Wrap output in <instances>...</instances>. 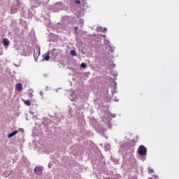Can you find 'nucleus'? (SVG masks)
<instances>
[{"label":"nucleus","instance_id":"obj_1","mask_svg":"<svg viewBox=\"0 0 179 179\" xmlns=\"http://www.w3.org/2000/svg\"><path fill=\"white\" fill-rule=\"evenodd\" d=\"M147 150L145 145H140L138 149V153L140 156H146L147 155Z\"/></svg>","mask_w":179,"mask_h":179},{"label":"nucleus","instance_id":"obj_2","mask_svg":"<svg viewBox=\"0 0 179 179\" xmlns=\"http://www.w3.org/2000/svg\"><path fill=\"white\" fill-rule=\"evenodd\" d=\"M40 46H36L35 50L34 51V58H38L40 57Z\"/></svg>","mask_w":179,"mask_h":179},{"label":"nucleus","instance_id":"obj_3","mask_svg":"<svg viewBox=\"0 0 179 179\" xmlns=\"http://www.w3.org/2000/svg\"><path fill=\"white\" fill-rule=\"evenodd\" d=\"M34 173L36 176H41V174H43V169L41 168V166L35 167Z\"/></svg>","mask_w":179,"mask_h":179},{"label":"nucleus","instance_id":"obj_4","mask_svg":"<svg viewBox=\"0 0 179 179\" xmlns=\"http://www.w3.org/2000/svg\"><path fill=\"white\" fill-rule=\"evenodd\" d=\"M15 89L17 92H22V90H23V85L20 83H17L15 85Z\"/></svg>","mask_w":179,"mask_h":179},{"label":"nucleus","instance_id":"obj_5","mask_svg":"<svg viewBox=\"0 0 179 179\" xmlns=\"http://www.w3.org/2000/svg\"><path fill=\"white\" fill-rule=\"evenodd\" d=\"M10 43V42H9V40H8V38H3L2 43L3 44L4 47H8Z\"/></svg>","mask_w":179,"mask_h":179},{"label":"nucleus","instance_id":"obj_6","mask_svg":"<svg viewBox=\"0 0 179 179\" xmlns=\"http://www.w3.org/2000/svg\"><path fill=\"white\" fill-rule=\"evenodd\" d=\"M18 132L19 131L17 130L11 132L10 134H9L8 137V138H12V137L15 136V135H16V134H18Z\"/></svg>","mask_w":179,"mask_h":179},{"label":"nucleus","instance_id":"obj_7","mask_svg":"<svg viewBox=\"0 0 179 179\" xmlns=\"http://www.w3.org/2000/svg\"><path fill=\"white\" fill-rule=\"evenodd\" d=\"M22 101L25 104V106H30L31 104V102L30 101V100L22 99Z\"/></svg>","mask_w":179,"mask_h":179},{"label":"nucleus","instance_id":"obj_8","mask_svg":"<svg viewBox=\"0 0 179 179\" xmlns=\"http://www.w3.org/2000/svg\"><path fill=\"white\" fill-rule=\"evenodd\" d=\"M43 59L45 61H50V55H43Z\"/></svg>","mask_w":179,"mask_h":179},{"label":"nucleus","instance_id":"obj_9","mask_svg":"<svg viewBox=\"0 0 179 179\" xmlns=\"http://www.w3.org/2000/svg\"><path fill=\"white\" fill-rule=\"evenodd\" d=\"M70 54H71V55H73V57H76V51H75V50H71V51H70Z\"/></svg>","mask_w":179,"mask_h":179},{"label":"nucleus","instance_id":"obj_10","mask_svg":"<svg viewBox=\"0 0 179 179\" xmlns=\"http://www.w3.org/2000/svg\"><path fill=\"white\" fill-rule=\"evenodd\" d=\"M86 64H85V63H82L81 64V68H83V69H85V68H86Z\"/></svg>","mask_w":179,"mask_h":179},{"label":"nucleus","instance_id":"obj_11","mask_svg":"<svg viewBox=\"0 0 179 179\" xmlns=\"http://www.w3.org/2000/svg\"><path fill=\"white\" fill-rule=\"evenodd\" d=\"M148 170H149V174H152V173H153L154 171L152 168H149Z\"/></svg>","mask_w":179,"mask_h":179},{"label":"nucleus","instance_id":"obj_12","mask_svg":"<svg viewBox=\"0 0 179 179\" xmlns=\"http://www.w3.org/2000/svg\"><path fill=\"white\" fill-rule=\"evenodd\" d=\"M75 3H77V4L80 3V0H76Z\"/></svg>","mask_w":179,"mask_h":179},{"label":"nucleus","instance_id":"obj_13","mask_svg":"<svg viewBox=\"0 0 179 179\" xmlns=\"http://www.w3.org/2000/svg\"><path fill=\"white\" fill-rule=\"evenodd\" d=\"M29 97H30V99H31L32 97H33V94H29Z\"/></svg>","mask_w":179,"mask_h":179},{"label":"nucleus","instance_id":"obj_14","mask_svg":"<svg viewBox=\"0 0 179 179\" xmlns=\"http://www.w3.org/2000/svg\"><path fill=\"white\" fill-rule=\"evenodd\" d=\"M76 30H78V27H76Z\"/></svg>","mask_w":179,"mask_h":179},{"label":"nucleus","instance_id":"obj_15","mask_svg":"<svg viewBox=\"0 0 179 179\" xmlns=\"http://www.w3.org/2000/svg\"><path fill=\"white\" fill-rule=\"evenodd\" d=\"M22 131H23V129H21Z\"/></svg>","mask_w":179,"mask_h":179},{"label":"nucleus","instance_id":"obj_16","mask_svg":"<svg viewBox=\"0 0 179 179\" xmlns=\"http://www.w3.org/2000/svg\"><path fill=\"white\" fill-rule=\"evenodd\" d=\"M20 131H22V129Z\"/></svg>","mask_w":179,"mask_h":179}]
</instances>
